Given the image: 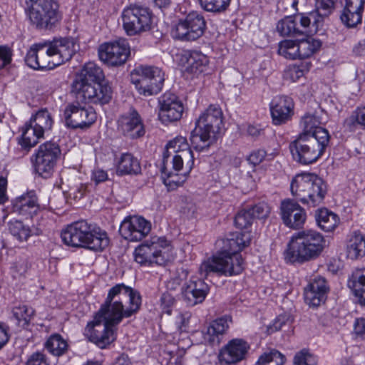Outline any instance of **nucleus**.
<instances>
[{
  "label": "nucleus",
  "mask_w": 365,
  "mask_h": 365,
  "mask_svg": "<svg viewBox=\"0 0 365 365\" xmlns=\"http://www.w3.org/2000/svg\"><path fill=\"white\" fill-rule=\"evenodd\" d=\"M140 294L124 284H118L108 292L105 302L85 328L88 340L106 349L116 339L115 329L123 317H130L140 309Z\"/></svg>",
  "instance_id": "nucleus-1"
},
{
  "label": "nucleus",
  "mask_w": 365,
  "mask_h": 365,
  "mask_svg": "<svg viewBox=\"0 0 365 365\" xmlns=\"http://www.w3.org/2000/svg\"><path fill=\"white\" fill-rule=\"evenodd\" d=\"M251 235L250 232H237L232 237L223 241V250L217 256L203 262L199 272L202 277L207 278L211 274L218 275H235L243 270V259L238 254L242 249L250 245Z\"/></svg>",
  "instance_id": "nucleus-2"
},
{
  "label": "nucleus",
  "mask_w": 365,
  "mask_h": 365,
  "mask_svg": "<svg viewBox=\"0 0 365 365\" xmlns=\"http://www.w3.org/2000/svg\"><path fill=\"white\" fill-rule=\"evenodd\" d=\"M61 237L66 245L94 251H101L109 244V239L105 231L85 220L68 225L62 230Z\"/></svg>",
  "instance_id": "nucleus-3"
},
{
  "label": "nucleus",
  "mask_w": 365,
  "mask_h": 365,
  "mask_svg": "<svg viewBox=\"0 0 365 365\" xmlns=\"http://www.w3.org/2000/svg\"><path fill=\"white\" fill-rule=\"evenodd\" d=\"M324 237L318 232L309 230L294 233L284 252L290 262L303 263L318 257L324 247Z\"/></svg>",
  "instance_id": "nucleus-4"
},
{
  "label": "nucleus",
  "mask_w": 365,
  "mask_h": 365,
  "mask_svg": "<svg viewBox=\"0 0 365 365\" xmlns=\"http://www.w3.org/2000/svg\"><path fill=\"white\" fill-rule=\"evenodd\" d=\"M329 138L326 129L318 130L315 136L300 134L290 145L294 158L304 165L316 162L324 154Z\"/></svg>",
  "instance_id": "nucleus-5"
},
{
  "label": "nucleus",
  "mask_w": 365,
  "mask_h": 365,
  "mask_svg": "<svg viewBox=\"0 0 365 365\" xmlns=\"http://www.w3.org/2000/svg\"><path fill=\"white\" fill-rule=\"evenodd\" d=\"M291 192L301 202L309 207H317L324 201L327 192L326 182L317 175H297L290 185Z\"/></svg>",
  "instance_id": "nucleus-6"
},
{
  "label": "nucleus",
  "mask_w": 365,
  "mask_h": 365,
  "mask_svg": "<svg viewBox=\"0 0 365 365\" xmlns=\"http://www.w3.org/2000/svg\"><path fill=\"white\" fill-rule=\"evenodd\" d=\"M26 13L38 29H51L61 19L58 0H26Z\"/></svg>",
  "instance_id": "nucleus-7"
},
{
  "label": "nucleus",
  "mask_w": 365,
  "mask_h": 365,
  "mask_svg": "<svg viewBox=\"0 0 365 365\" xmlns=\"http://www.w3.org/2000/svg\"><path fill=\"white\" fill-rule=\"evenodd\" d=\"M172 247L163 237L153 236L135 250V260L142 265L165 264L170 261Z\"/></svg>",
  "instance_id": "nucleus-8"
},
{
  "label": "nucleus",
  "mask_w": 365,
  "mask_h": 365,
  "mask_svg": "<svg viewBox=\"0 0 365 365\" xmlns=\"http://www.w3.org/2000/svg\"><path fill=\"white\" fill-rule=\"evenodd\" d=\"M121 19L125 32L130 36L148 31L152 28L153 14L145 6L129 5L123 10Z\"/></svg>",
  "instance_id": "nucleus-9"
},
{
  "label": "nucleus",
  "mask_w": 365,
  "mask_h": 365,
  "mask_svg": "<svg viewBox=\"0 0 365 365\" xmlns=\"http://www.w3.org/2000/svg\"><path fill=\"white\" fill-rule=\"evenodd\" d=\"M170 157L172 158L170 163L175 171L182 170L184 165H185L187 173L192 169L195 158L185 138L178 136L167 144L166 150L163 153V163L168 165Z\"/></svg>",
  "instance_id": "nucleus-10"
},
{
  "label": "nucleus",
  "mask_w": 365,
  "mask_h": 365,
  "mask_svg": "<svg viewBox=\"0 0 365 365\" xmlns=\"http://www.w3.org/2000/svg\"><path fill=\"white\" fill-rule=\"evenodd\" d=\"M61 154V149L56 143L48 141L41 144L32 159L36 173L43 178H49Z\"/></svg>",
  "instance_id": "nucleus-11"
},
{
  "label": "nucleus",
  "mask_w": 365,
  "mask_h": 365,
  "mask_svg": "<svg viewBox=\"0 0 365 365\" xmlns=\"http://www.w3.org/2000/svg\"><path fill=\"white\" fill-rule=\"evenodd\" d=\"M206 24L203 16L197 11L189 13L172 29L171 34L175 39L195 41L204 33Z\"/></svg>",
  "instance_id": "nucleus-12"
},
{
  "label": "nucleus",
  "mask_w": 365,
  "mask_h": 365,
  "mask_svg": "<svg viewBox=\"0 0 365 365\" xmlns=\"http://www.w3.org/2000/svg\"><path fill=\"white\" fill-rule=\"evenodd\" d=\"M80 101L66 106L63 117L65 124L73 129L86 128L91 126L96 120V113L93 108L81 106Z\"/></svg>",
  "instance_id": "nucleus-13"
},
{
  "label": "nucleus",
  "mask_w": 365,
  "mask_h": 365,
  "mask_svg": "<svg viewBox=\"0 0 365 365\" xmlns=\"http://www.w3.org/2000/svg\"><path fill=\"white\" fill-rule=\"evenodd\" d=\"M130 55V46L126 39L118 38L101 44L98 48L100 59L111 66L124 64Z\"/></svg>",
  "instance_id": "nucleus-14"
},
{
  "label": "nucleus",
  "mask_w": 365,
  "mask_h": 365,
  "mask_svg": "<svg viewBox=\"0 0 365 365\" xmlns=\"http://www.w3.org/2000/svg\"><path fill=\"white\" fill-rule=\"evenodd\" d=\"M25 61L34 69H52L59 65L55 60L48 41L34 45L28 51Z\"/></svg>",
  "instance_id": "nucleus-15"
},
{
  "label": "nucleus",
  "mask_w": 365,
  "mask_h": 365,
  "mask_svg": "<svg viewBox=\"0 0 365 365\" xmlns=\"http://www.w3.org/2000/svg\"><path fill=\"white\" fill-rule=\"evenodd\" d=\"M77 90L73 91L76 98L84 103L106 104L112 98V89L107 83H99L88 86L77 85Z\"/></svg>",
  "instance_id": "nucleus-16"
},
{
  "label": "nucleus",
  "mask_w": 365,
  "mask_h": 365,
  "mask_svg": "<svg viewBox=\"0 0 365 365\" xmlns=\"http://www.w3.org/2000/svg\"><path fill=\"white\" fill-rule=\"evenodd\" d=\"M150 230L149 221L140 216H129L121 222L119 232L126 240L138 242L147 236Z\"/></svg>",
  "instance_id": "nucleus-17"
},
{
  "label": "nucleus",
  "mask_w": 365,
  "mask_h": 365,
  "mask_svg": "<svg viewBox=\"0 0 365 365\" xmlns=\"http://www.w3.org/2000/svg\"><path fill=\"white\" fill-rule=\"evenodd\" d=\"M249 349L250 346L244 339H232L220 350L219 363L220 365H236L245 358Z\"/></svg>",
  "instance_id": "nucleus-18"
},
{
  "label": "nucleus",
  "mask_w": 365,
  "mask_h": 365,
  "mask_svg": "<svg viewBox=\"0 0 365 365\" xmlns=\"http://www.w3.org/2000/svg\"><path fill=\"white\" fill-rule=\"evenodd\" d=\"M118 128L124 136L130 139L141 138L145 133L143 120L138 112L133 108L120 116Z\"/></svg>",
  "instance_id": "nucleus-19"
},
{
  "label": "nucleus",
  "mask_w": 365,
  "mask_h": 365,
  "mask_svg": "<svg viewBox=\"0 0 365 365\" xmlns=\"http://www.w3.org/2000/svg\"><path fill=\"white\" fill-rule=\"evenodd\" d=\"M159 118L163 123L179 120L184 110L182 103L175 94L165 93L159 100Z\"/></svg>",
  "instance_id": "nucleus-20"
},
{
  "label": "nucleus",
  "mask_w": 365,
  "mask_h": 365,
  "mask_svg": "<svg viewBox=\"0 0 365 365\" xmlns=\"http://www.w3.org/2000/svg\"><path fill=\"white\" fill-rule=\"evenodd\" d=\"M281 217L284 224L292 229L303 227L306 220V212L297 202L285 200L281 204Z\"/></svg>",
  "instance_id": "nucleus-21"
},
{
  "label": "nucleus",
  "mask_w": 365,
  "mask_h": 365,
  "mask_svg": "<svg viewBox=\"0 0 365 365\" xmlns=\"http://www.w3.org/2000/svg\"><path fill=\"white\" fill-rule=\"evenodd\" d=\"M196 125L201 130H207L217 135L223 126V113L221 108L212 104L199 116Z\"/></svg>",
  "instance_id": "nucleus-22"
},
{
  "label": "nucleus",
  "mask_w": 365,
  "mask_h": 365,
  "mask_svg": "<svg viewBox=\"0 0 365 365\" xmlns=\"http://www.w3.org/2000/svg\"><path fill=\"white\" fill-rule=\"evenodd\" d=\"M40 209L34 190H30L12 201V211L26 217L36 215Z\"/></svg>",
  "instance_id": "nucleus-23"
},
{
  "label": "nucleus",
  "mask_w": 365,
  "mask_h": 365,
  "mask_svg": "<svg viewBox=\"0 0 365 365\" xmlns=\"http://www.w3.org/2000/svg\"><path fill=\"white\" fill-rule=\"evenodd\" d=\"M208 285L201 279L190 280L182 287V294L188 306L202 303L209 292Z\"/></svg>",
  "instance_id": "nucleus-24"
},
{
  "label": "nucleus",
  "mask_w": 365,
  "mask_h": 365,
  "mask_svg": "<svg viewBox=\"0 0 365 365\" xmlns=\"http://www.w3.org/2000/svg\"><path fill=\"white\" fill-rule=\"evenodd\" d=\"M104 74L102 68L94 62L86 63L76 76L72 84V91L77 90V85L83 87L91 84L102 83Z\"/></svg>",
  "instance_id": "nucleus-25"
},
{
  "label": "nucleus",
  "mask_w": 365,
  "mask_h": 365,
  "mask_svg": "<svg viewBox=\"0 0 365 365\" xmlns=\"http://www.w3.org/2000/svg\"><path fill=\"white\" fill-rule=\"evenodd\" d=\"M232 322V318L224 316L212 321L204 333V339L210 345H219L226 334Z\"/></svg>",
  "instance_id": "nucleus-26"
},
{
  "label": "nucleus",
  "mask_w": 365,
  "mask_h": 365,
  "mask_svg": "<svg viewBox=\"0 0 365 365\" xmlns=\"http://www.w3.org/2000/svg\"><path fill=\"white\" fill-rule=\"evenodd\" d=\"M56 63L59 65L69 61L76 51L74 41L70 38H54L48 41Z\"/></svg>",
  "instance_id": "nucleus-27"
},
{
  "label": "nucleus",
  "mask_w": 365,
  "mask_h": 365,
  "mask_svg": "<svg viewBox=\"0 0 365 365\" xmlns=\"http://www.w3.org/2000/svg\"><path fill=\"white\" fill-rule=\"evenodd\" d=\"M184 57L187 61L185 71L193 75L205 72L208 66L209 60L207 56L197 51H187Z\"/></svg>",
  "instance_id": "nucleus-28"
},
{
  "label": "nucleus",
  "mask_w": 365,
  "mask_h": 365,
  "mask_svg": "<svg viewBox=\"0 0 365 365\" xmlns=\"http://www.w3.org/2000/svg\"><path fill=\"white\" fill-rule=\"evenodd\" d=\"M164 81V73L162 70H155L153 77H150L145 81L143 80L140 82L141 84L135 88L140 95L145 96L156 95L161 91Z\"/></svg>",
  "instance_id": "nucleus-29"
},
{
  "label": "nucleus",
  "mask_w": 365,
  "mask_h": 365,
  "mask_svg": "<svg viewBox=\"0 0 365 365\" xmlns=\"http://www.w3.org/2000/svg\"><path fill=\"white\" fill-rule=\"evenodd\" d=\"M294 102L288 96H279L275 103V125L289 120L294 113Z\"/></svg>",
  "instance_id": "nucleus-30"
},
{
  "label": "nucleus",
  "mask_w": 365,
  "mask_h": 365,
  "mask_svg": "<svg viewBox=\"0 0 365 365\" xmlns=\"http://www.w3.org/2000/svg\"><path fill=\"white\" fill-rule=\"evenodd\" d=\"M22 134L18 140L19 144L25 150L29 151L34 147L40 138L43 137L42 133L29 121L21 128Z\"/></svg>",
  "instance_id": "nucleus-31"
},
{
  "label": "nucleus",
  "mask_w": 365,
  "mask_h": 365,
  "mask_svg": "<svg viewBox=\"0 0 365 365\" xmlns=\"http://www.w3.org/2000/svg\"><path fill=\"white\" fill-rule=\"evenodd\" d=\"M216 139V135L207 130L200 129L197 125L190 136L191 145L197 151L207 149Z\"/></svg>",
  "instance_id": "nucleus-32"
},
{
  "label": "nucleus",
  "mask_w": 365,
  "mask_h": 365,
  "mask_svg": "<svg viewBox=\"0 0 365 365\" xmlns=\"http://www.w3.org/2000/svg\"><path fill=\"white\" fill-rule=\"evenodd\" d=\"M315 218L319 227L324 232H332L339 224V217L327 208L316 211Z\"/></svg>",
  "instance_id": "nucleus-33"
},
{
  "label": "nucleus",
  "mask_w": 365,
  "mask_h": 365,
  "mask_svg": "<svg viewBox=\"0 0 365 365\" xmlns=\"http://www.w3.org/2000/svg\"><path fill=\"white\" fill-rule=\"evenodd\" d=\"M140 170V162L131 153L121 155L116 170L118 175H137Z\"/></svg>",
  "instance_id": "nucleus-34"
},
{
  "label": "nucleus",
  "mask_w": 365,
  "mask_h": 365,
  "mask_svg": "<svg viewBox=\"0 0 365 365\" xmlns=\"http://www.w3.org/2000/svg\"><path fill=\"white\" fill-rule=\"evenodd\" d=\"M348 286L362 305H365V269L355 270L348 280Z\"/></svg>",
  "instance_id": "nucleus-35"
},
{
  "label": "nucleus",
  "mask_w": 365,
  "mask_h": 365,
  "mask_svg": "<svg viewBox=\"0 0 365 365\" xmlns=\"http://www.w3.org/2000/svg\"><path fill=\"white\" fill-rule=\"evenodd\" d=\"M347 255L351 259L365 255V236L359 231H355L351 235L347 245Z\"/></svg>",
  "instance_id": "nucleus-36"
},
{
  "label": "nucleus",
  "mask_w": 365,
  "mask_h": 365,
  "mask_svg": "<svg viewBox=\"0 0 365 365\" xmlns=\"http://www.w3.org/2000/svg\"><path fill=\"white\" fill-rule=\"evenodd\" d=\"M168 165L163 163L162 171V179L165 185L169 190H175L178 187L182 185L187 179V175L190 172L187 173V170L185 168L183 173L179 174L174 170L175 172L169 170L168 169Z\"/></svg>",
  "instance_id": "nucleus-37"
},
{
  "label": "nucleus",
  "mask_w": 365,
  "mask_h": 365,
  "mask_svg": "<svg viewBox=\"0 0 365 365\" xmlns=\"http://www.w3.org/2000/svg\"><path fill=\"white\" fill-rule=\"evenodd\" d=\"M322 121L317 113H307L301 119L300 126L303 130L301 134L315 136L318 130L324 129L320 126Z\"/></svg>",
  "instance_id": "nucleus-38"
},
{
  "label": "nucleus",
  "mask_w": 365,
  "mask_h": 365,
  "mask_svg": "<svg viewBox=\"0 0 365 365\" xmlns=\"http://www.w3.org/2000/svg\"><path fill=\"white\" fill-rule=\"evenodd\" d=\"M29 122L43 134L45 131L51 129L53 123L51 113L46 108L37 111Z\"/></svg>",
  "instance_id": "nucleus-39"
},
{
  "label": "nucleus",
  "mask_w": 365,
  "mask_h": 365,
  "mask_svg": "<svg viewBox=\"0 0 365 365\" xmlns=\"http://www.w3.org/2000/svg\"><path fill=\"white\" fill-rule=\"evenodd\" d=\"M322 46L320 41L313 38H307L297 41L298 58H307L317 52Z\"/></svg>",
  "instance_id": "nucleus-40"
},
{
  "label": "nucleus",
  "mask_w": 365,
  "mask_h": 365,
  "mask_svg": "<svg viewBox=\"0 0 365 365\" xmlns=\"http://www.w3.org/2000/svg\"><path fill=\"white\" fill-rule=\"evenodd\" d=\"M155 70H161L160 68L151 66L140 65L135 67L130 73V81L137 88L140 85V82L153 77Z\"/></svg>",
  "instance_id": "nucleus-41"
},
{
  "label": "nucleus",
  "mask_w": 365,
  "mask_h": 365,
  "mask_svg": "<svg viewBox=\"0 0 365 365\" xmlns=\"http://www.w3.org/2000/svg\"><path fill=\"white\" fill-rule=\"evenodd\" d=\"M46 349L54 356H61L67 350L66 341L59 334L51 336L45 344Z\"/></svg>",
  "instance_id": "nucleus-42"
},
{
  "label": "nucleus",
  "mask_w": 365,
  "mask_h": 365,
  "mask_svg": "<svg viewBox=\"0 0 365 365\" xmlns=\"http://www.w3.org/2000/svg\"><path fill=\"white\" fill-rule=\"evenodd\" d=\"M12 313L19 327L26 329L34 314V310L26 305H19L13 308Z\"/></svg>",
  "instance_id": "nucleus-43"
},
{
  "label": "nucleus",
  "mask_w": 365,
  "mask_h": 365,
  "mask_svg": "<svg viewBox=\"0 0 365 365\" xmlns=\"http://www.w3.org/2000/svg\"><path fill=\"white\" fill-rule=\"evenodd\" d=\"M277 31L282 36H291L302 34L304 31L297 27L295 18L293 16H286L277 23Z\"/></svg>",
  "instance_id": "nucleus-44"
},
{
  "label": "nucleus",
  "mask_w": 365,
  "mask_h": 365,
  "mask_svg": "<svg viewBox=\"0 0 365 365\" xmlns=\"http://www.w3.org/2000/svg\"><path fill=\"white\" fill-rule=\"evenodd\" d=\"M278 54L284 58L294 60L298 58L297 41L287 39L279 43Z\"/></svg>",
  "instance_id": "nucleus-45"
},
{
  "label": "nucleus",
  "mask_w": 365,
  "mask_h": 365,
  "mask_svg": "<svg viewBox=\"0 0 365 365\" xmlns=\"http://www.w3.org/2000/svg\"><path fill=\"white\" fill-rule=\"evenodd\" d=\"M201 8L208 12L220 14L227 10L231 0H197Z\"/></svg>",
  "instance_id": "nucleus-46"
},
{
  "label": "nucleus",
  "mask_w": 365,
  "mask_h": 365,
  "mask_svg": "<svg viewBox=\"0 0 365 365\" xmlns=\"http://www.w3.org/2000/svg\"><path fill=\"white\" fill-rule=\"evenodd\" d=\"M9 230L11 234L19 241H26L32 235L31 228L24 225V223L19 220L9 222Z\"/></svg>",
  "instance_id": "nucleus-47"
},
{
  "label": "nucleus",
  "mask_w": 365,
  "mask_h": 365,
  "mask_svg": "<svg viewBox=\"0 0 365 365\" xmlns=\"http://www.w3.org/2000/svg\"><path fill=\"white\" fill-rule=\"evenodd\" d=\"M300 24L304 29H308L309 32H317L318 28L322 24V16H319V13L312 11L307 15L300 16ZM304 32H308L305 31Z\"/></svg>",
  "instance_id": "nucleus-48"
},
{
  "label": "nucleus",
  "mask_w": 365,
  "mask_h": 365,
  "mask_svg": "<svg viewBox=\"0 0 365 365\" xmlns=\"http://www.w3.org/2000/svg\"><path fill=\"white\" fill-rule=\"evenodd\" d=\"M362 15L363 12L355 11L351 9L344 7L340 16V19L346 26L354 27L361 23Z\"/></svg>",
  "instance_id": "nucleus-49"
},
{
  "label": "nucleus",
  "mask_w": 365,
  "mask_h": 365,
  "mask_svg": "<svg viewBox=\"0 0 365 365\" xmlns=\"http://www.w3.org/2000/svg\"><path fill=\"white\" fill-rule=\"evenodd\" d=\"M304 301L309 307H319L324 303L327 294L315 292L311 287L307 286L304 291Z\"/></svg>",
  "instance_id": "nucleus-50"
},
{
  "label": "nucleus",
  "mask_w": 365,
  "mask_h": 365,
  "mask_svg": "<svg viewBox=\"0 0 365 365\" xmlns=\"http://www.w3.org/2000/svg\"><path fill=\"white\" fill-rule=\"evenodd\" d=\"M254 219L251 211L249 210H242L235 216V225L240 229H246L250 226Z\"/></svg>",
  "instance_id": "nucleus-51"
},
{
  "label": "nucleus",
  "mask_w": 365,
  "mask_h": 365,
  "mask_svg": "<svg viewBox=\"0 0 365 365\" xmlns=\"http://www.w3.org/2000/svg\"><path fill=\"white\" fill-rule=\"evenodd\" d=\"M316 358L307 349L297 352L294 357V365H317Z\"/></svg>",
  "instance_id": "nucleus-52"
},
{
  "label": "nucleus",
  "mask_w": 365,
  "mask_h": 365,
  "mask_svg": "<svg viewBox=\"0 0 365 365\" xmlns=\"http://www.w3.org/2000/svg\"><path fill=\"white\" fill-rule=\"evenodd\" d=\"M334 2L333 0H317V9L314 11L319 13V16H322V21H323L324 16L331 14L334 9Z\"/></svg>",
  "instance_id": "nucleus-53"
},
{
  "label": "nucleus",
  "mask_w": 365,
  "mask_h": 365,
  "mask_svg": "<svg viewBox=\"0 0 365 365\" xmlns=\"http://www.w3.org/2000/svg\"><path fill=\"white\" fill-rule=\"evenodd\" d=\"M308 287L313 289L315 292L318 293L322 292L325 294H327L329 291V287L327 284L326 279L321 276H317L314 277L308 284Z\"/></svg>",
  "instance_id": "nucleus-54"
},
{
  "label": "nucleus",
  "mask_w": 365,
  "mask_h": 365,
  "mask_svg": "<svg viewBox=\"0 0 365 365\" xmlns=\"http://www.w3.org/2000/svg\"><path fill=\"white\" fill-rule=\"evenodd\" d=\"M252 214L253 219L264 218L270 212V207L264 202H260L249 209Z\"/></svg>",
  "instance_id": "nucleus-55"
},
{
  "label": "nucleus",
  "mask_w": 365,
  "mask_h": 365,
  "mask_svg": "<svg viewBox=\"0 0 365 365\" xmlns=\"http://www.w3.org/2000/svg\"><path fill=\"white\" fill-rule=\"evenodd\" d=\"M26 365H48V362L44 354L37 351L30 356Z\"/></svg>",
  "instance_id": "nucleus-56"
},
{
  "label": "nucleus",
  "mask_w": 365,
  "mask_h": 365,
  "mask_svg": "<svg viewBox=\"0 0 365 365\" xmlns=\"http://www.w3.org/2000/svg\"><path fill=\"white\" fill-rule=\"evenodd\" d=\"M12 52L6 46H0V68H4L11 61Z\"/></svg>",
  "instance_id": "nucleus-57"
},
{
  "label": "nucleus",
  "mask_w": 365,
  "mask_h": 365,
  "mask_svg": "<svg viewBox=\"0 0 365 365\" xmlns=\"http://www.w3.org/2000/svg\"><path fill=\"white\" fill-rule=\"evenodd\" d=\"M246 134L253 138H257L264 134V129L260 125L248 124L242 125Z\"/></svg>",
  "instance_id": "nucleus-58"
},
{
  "label": "nucleus",
  "mask_w": 365,
  "mask_h": 365,
  "mask_svg": "<svg viewBox=\"0 0 365 365\" xmlns=\"http://www.w3.org/2000/svg\"><path fill=\"white\" fill-rule=\"evenodd\" d=\"M266 156V152L264 150H255L247 157V160L250 164L256 165L259 164Z\"/></svg>",
  "instance_id": "nucleus-59"
},
{
  "label": "nucleus",
  "mask_w": 365,
  "mask_h": 365,
  "mask_svg": "<svg viewBox=\"0 0 365 365\" xmlns=\"http://www.w3.org/2000/svg\"><path fill=\"white\" fill-rule=\"evenodd\" d=\"M9 332V327L4 322H0V349L8 343L10 338Z\"/></svg>",
  "instance_id": "nucleus-60"
},
{
  "label": "nucleus",
  "mask_w": 365,
  "mask_h": 365,
  "mask_svg": "<svg viewBox=\"0 0 365 365\" xmlns=\"http://www.w3.org/2000/svg\"><path fill=\"white\" fill-rule=\"evenodd\" d=\"M91 180L96 183L99 184L108 180V173L101 168H96L92 172Z\"/></svg>",
  "instance_id": "nucleus-61"
},
{
  "label": "nucleus",
  "mask_w": 365,
  "mask_h": 365,
  "mask_svg": "<svg viewBox=\"0 0 365 365\" xmlns=\"http://www.w3.org/2000/svg\"><path fill=\"white\" fill-rule=\"evenodd\" d=\"M365 0H346V8L351 9L355 11L364 12Z\"/></svg>",
  "instance_id": "nucleus-62"
},
{
  "label": "nucleus",
  "mask_w": 365,
  "mask_h": 365,
  "mask_svg": "<svg viewBox=\"0 0 365 365\" xmlns=\"http://www.w3.org/2000/svg\"><path fill=\"white\" fill-rule=\"evenodd\" d=\"M354 330L357 336L365 339V319H356L354 325Z\"/></svg>",
  "instance_id": "nucleus-63"
},
{
  "label": "nucleus",
  "mask_w": 365,
  "mask_h": 365,
  "mask_svg": "<svg viewBox=\"0 0 365 365\" xmlns=\"http://www.w3.org/2000/svg\"><path fill=\"white\" fill-rule=\"evenodd\" d=\"M30 267V264L26 259H22L16 262L14 269L19 275L25 274Z\"/></svg>",
  "instance_id": "nucleus-64"
}]
</instances>
